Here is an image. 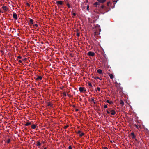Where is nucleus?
Listing matches in <instances>:
<instances>
[{
    "label": "nucleus",
    "instance_id": "nucleus-1",
    "mask_svg": "<svg viewBox=\"0 0 149 149\" xmlns=\"http://www.w3.org/2000/svg\"><path fill=\"white\" fill-rule=\"evenodd\" d=\"M99 6H98L99 10L102 14H104L106 12H107V11H106L107 8L105 7L104 5H102L100 7H99Z\"/></svg>",
    "mask_w": 149,
    "mask_h": 149
},
{
    "label": "nucleus",
    "instance_id": "nucleus-2",
    "mask_svg": "<svg viewBox=\"0 0 149 149\" xmlns=\"http://www.w3.org/2000/svg\"><path fill=\"white\" fill-rule=\"evenodd\" d=\"M97 1L98 2H96L95 3H94L93 4L94 6L97 8L98 7V6L99 5V3H103L106 1V0H97Z\"/></svg>",
    "mask_w": 149,
    "mask_h": 149
},
{
    "label": "nucleus",
    "instance_id": "nucleus-3",
    "mask_svg": "<svg viewBox=\"0 0 149 149\" xmlns=\"http://www.w3.org/2000/svg\"><path fill=\"white\" fill-rule=\"evenodd\" d=\"M79 90L81 92H83V91L85 92L86 90L84 87H80L79 88Z\"/></svg>",
    "mask_w": 149,
    "mask_h": 149
},
{
    "label": "nucleus",
    "instance_id": "nucleus-4",
    "mask_svg": "<svg viewBox=\"0 0 149 149\" xmlns=\"http://www.w3.org/2000/svg\"><path fill=\"white\" fill-rule=\"evenodd\" d=\"M88 54L89 56L93 57L94 56L95 54L93 52L91 51H89L88 53Z\"/></svg>",
    "mask_w": 149,
    "mask_h": 149
},
{
    "label": "nucleus",
    "instance_id": "nucleus-5",
    "mask_svg": "<svg viewBox=\"0 0 149 149\" xmlns=\"http://www.w3.org/2000/svg\"><path fill=\"white\" fill-rule=\"evenodd\" d=\"M56 3L58 6H59V5H62L63 3V1H57Z\"/></svg>",
    "mask_w": 149,
    "mask_h": 149
},
{
    "label": "nucleus",
    "instance_id": "nucleus-6",
    "mask_svg": "<svg viewBox=\"0 0 149 149\" xmlns=\"http://www.w3.org/2000/svg\"><path fill=\"white\" fill-rule=\"evenodd\" d=\"M13 18L16 20L17 19V14L15 12L13 13Z\"/></svg>",
    "mask_w": 149,
    "mask_h": 149
},
{
    "label": "nucleus",
    "instance_id": "nucleus-7",
    "mask_svg": "<svg viewBox=\"0 0 149 149\" xmlns=\"http://www.w3.org/2000/svg\"><path fill=\"white\" fill-rule=\"evenodd\" d=\"M35 79L37 81H38L39 80H41L42 79V77L41 76H38L36 78H35Z\"/></svg>",
    "mask_w": 149,
    "mask_h": 149
},
{
    "label": "nucleus",
    "instance_id": "nucleus-8",
    "mask_svg": "<svg viewBox=\"0 0 149 149\" xmlns=\"http://www.w3.org/2000/svg\"><path fill=\"white\" fill-rule=\"evenodd\" d=\"M110 112H111V114L112 115H114L116 114V112L114 110H110Z\"/></svg>",
    "mask_w": 149,
    "mask_h": 149
},
{
    "label": "nucleus",
    "instance_id": "nucleus-9",
    "mask_svg": "<svg viewBox=\"0 0 149 149\" xmlns=\"http://www.w3.org/2000/svg\"><path fill=\"white\" fill-rule=\"evenodd\" d=\"M31 123L30 122H26L25 124H24L25 126H27L29 125H31Z\"/></svg>",
    "mask_w": 149,
    "mask_h": 149
},
{
    "label": "nucleus",
    "instance_id": "nucleus-10",
    "mask_svg": "<svg viewBox=\"0 0 149 149\" xmlns=\"http://www.w3.org/2000/svg\"><path fill=\"white\" fill-rule=\"evenodd\" d=\"M2 8H3V10L5 11H7L8 10V9L7 8V7L6 6H3L2 7Z\"/></svg>",
    "mask_w": 149,
    "mask_h": 149
},
{
    "label": "nucleus",
    "instance_id": "nucleus-11",
    "mask_svg": "<svg viewBox=\"0 0 149 149\" xmlns=\"http://www.w3.org/2000/svg\"><path fill=\"white\" fill-rule=\"evenodd\" d=\"M97 72L99 74H101L102 72V71L101 70V69H98L97 70Z\"/></svg>",
    "mask_w": 149,
    "mask_h": 149
},
{
    "label": "nucleus",
    "instance_id": "nucleus-12",
    "mask_svg": "<svg viewBox=\"0 0 149 149\" xmlns=\"http://www.w3.org/2000/svg\"><path fill=\"white\" fill-rule=\"evenodd\" d=\"M109 75L111 79H113L114 78V76L113 74H109Z\"/></svg>",
    "mask_w": 149,
    "mask_h": 149
},
{
    "label": "nucleus",
    "instance_id": "nucleus-13",
    "mask_svg": "<svg viewBox=\"0 0 149 149\" xmlns=\"http://www.w3.org/2000/svg\"><path fill=\"white\" fill-rule=\"evenodd\" d=\"M120 104L122 106H123L124 105V102L122 100H120Z\"/></svg>",
    "mask_w": 149,
    "mask_h": 149
},
{
    "label": "nucleus",
    "instance_id": "nucleus-14",
    "mask_svg": "<svg viewBox=\"0 0 149 149\" xmlns=\"http://www.w3.org/2000/svg\"><path fill=\"white\" fill-rule=\"evenodd\" d=\"M29 22L30 24H33V20L31 19H30L29 20Z\"/></svg>",
    "mask_w": 149,
    "mask_h": 149
},
{
    "label": "nucleus",
    "instance_id": "nucleus-15",
    "mask_svg": "<svg viewBox=\"0 0 149 149\" xmlns=\"http://www.w3.org/2000/svg\"><path fill=\"white\" fill-rule=\"evenodd\" d=\"M106 102L110 104H112L113 103V102L112 101H110L109 100H107L106 101Z\"/></svg>",
    "mask_w": 149,
    "mask_h": 149
},
{
    "label": "nucleus",
    "instance_id": "nucleus-16",
    "mask_svg": "<svg viewBox=\"0 0 149 149\" xmlns=\"http://www.w3.org/2000/svg\"><path fill=\"white\" fill-rule=\"evenodd\" d=\"M36 127V125L34 124L32 125L31 126V127L33 129H35Z\"/></svg>",
    "mask_w": 149,
    "mask_h": 149
},
{
    "label": "nucleus",
    "instance_id": "nucleus-17",
    "mask_svg": "<svg viewBox=\"0 0 149 149\" xmlns=\"http://www.w3.org/2000/svg\"><path fill=\"white\" fill-rule=\"evenodd\" d=\"M110 109H107V113L109 114H110Z\"/></svg>",
    "mask_w": 149,
    "mask_h": 149
},
{
    "label": "nucleus",
    "instance_id": "nucleus-18",
    "mask_svg": "<svg viewBox=\"0 0 149 149\" xmlns=\"http://www.w3.org/2000/svg\"><path fill=\"white\" fill-rule=\"evenodd\" d=\"M79 136L82 137L84 135V133L83 132L79 134Z\"/></svg>",
    "mask_w": 149,
    "mask_h": 149
},
{
    "label": "nucleus",
    "instance_id": "nucleus-19",
    "mask_svg": "<svg viewBox=\"0 0 149 149\" xmlns=\"http://www.w3.org/2000/svg\"><path fill=\"white\" fill-rule=\"evenodd\" d=\"M78 30H77V36L78 37H79V36H80V33L78 32Z\"/></svg>",
    "mask_w": 149,
    "mask_h": 149
},
{
    "label": "nucleus",
    "instance_id": "nucleus-20",
    "mask_svg": "<svg viewBox=\"0 0 149 149\" xmlns=\"http://www.w3.org/2000/svg\"><path fill=\"white\" fill-rule=\"evenodd\" d=\"M66 4L68 8H71V6H70L69 4L68 3H67Z\"/></svg>",
    "mask_w": 149,
    "mask_h": 149
},
{
    "label": "nucleus",
    "instance_id": "nucleus-21",
    "mask_svg": "<svg viewBox=\"0 0 149 149\" xmlns=\"http://www.w3.org/2000/svg\"><path fill=\"white\" fill-rule=\"evenodd\" d=\"M10 141V139H8L7 140V143H9Z\"/></svg>",
    "mask_w": 149,
    "mask_h": 149
},
{
    "label": "nucleus",
    "instance_id": "nucleus-22",
    "mask_svg": "<svg viewBox=\"0 0 149 149\" xmlns=\"http://www.w3.org/2000/svg\"><path fill=\"white\" fill-rule=\"evenodd\" d=\"M38 26V25L36 24H35L34 25H33V27L34 28H35V27H37Z\"/></svg>",
    "mask_w": 149,
    "mask_h": 149
},
{
    "label": "nucleus",
    "instance_id": "nucleus-23",
    "mask_svg": "<svg viewBox=\"0 0 149 149\" xmlns=\"http://www.w3.org/2000/svg\"><path fill=\"white\" fill-rule=\"evenodd\" d=\"M41 143H40V142L39 141H38L37 142V146H40L41 145Z\"/></svg>",
    "mask_w": 149,
    "mask_h": 149
},
{
    "label": "nucleus",
    "instance_id": "nucleus-24",
    "mask_svg": "<svg viewBox=\"0 0 149 149\" xmlns=\"http://www.w3.org/2000/svg\"><path fill=\"white\" fill-rule=\"evenodd\" d=\"M134 126L136 127V128H137V129H138V125H136V124H134Z\"/></svg>",
    "mask_w": 149,
    "mask_h": 149
},
{
    "label": "nucleus",
    "instance_id": "nucleus-25",
    "mask_svg": "<svg viewBox=\"0 0 149 149\" xmlns=\"http://www.w3.org/2000/svg\"><path fill=\"white\" fill-rule=\"evenodd\" d=\"M47 106H51V104L50 102H48L47 103Z\"/></svg>",
    "mask_w": 149,
    "mask_h": 149
},
{
    "label": "nucleus",
    "instance_id": "nucleus-26",
    "mask_svg": "<svg viewBox=\"0 0 149 149\" xmlns=\"http://www.w3.org/2000/svg\"><path fill=\"white\" fill-rule=\"evenodd\" d=\"M63 96H65V97L66 96V94L65 92H63Z\"/></svg>",
    "mask_w": 149,
    "mask_h": 149
},
{
    "label": "nucleus",
    "instance_id": "nucleus-27",
    "mask_svg": "<svg viewBox=\"0 0 149 149\" xmlns=\"http://www.w3.org/2000/svg\"><path fill=\"white\" fill-rule=\"evenodd\" d=\"M136 137V136L134 135L132 136V139H134Z\"/></svg>",
    "mask_w": 149,
    "mask_h": 149
},
{
    "label": "nucleus",
    "instance_id": "nucleus-28",
    "mask_svg": "<svg viewBox=\"0 0 149 149\" xmlns=\"http://www.w3.org/2000/svg\"><path fill=\"white\" fill-rule=\"evenodd\" d=\"M88 85L89 86H90L91 87H92V84H91L90 83H89L88 84Z\"/></svg>",
    "mask_w": 149,
    "mask_h": 149
},
{
    "label": "nucleus",
    "instance_id": "nucleus-29",
    "mask_svg": "<svg viewBox=\"0 0 149 149\" xmlns=\"http://www.w3.org/2000/svg\"><path fill=\"white\" fill-rule=\"evenodd\" d=\"M68 127V125H67L64 127V128L66 129Z\"/></svg>",
    "mask_w": 149,
    "mask_h": 149
},
{
    "label": "nucleus",
    "instance_id": "nucleus-30",
    "mask_svg": "<svg viewBox=\"0 0 149 149\" xmlns=\"http://www.w3.org/2000/svg\"><path fill=\"white\" fill-rule=\"evenodd\" d=\"M104 107L105 109L107 108V104L105 105H104Z\"/></svg>",
    "mask_w": 149,
    "mask_h": 149
},
{
    "label": "nucleus",
    "instance_id": "nucleus-31",
    "mask_svg": "<svg viewBox=\"0 0 149 149\" xmlns=\"http://www.w3.org/2000/svg\"><path fill=\"white\" fill-rule=\"evenodd\" d=\"M94 79H100V78L99 77H94Z\"/></svg>",
    "mask_w": 149,
    "mask_h": 149
},
{
    "label": "nucleus",
    "instance_id": "nucleus-32",
    "mask_svg": "<svg viewBox=\"0 0 149 149\" xmlns=\"http://www.w3.org/2000/svg\"><path fill=\"white\" fill-rule=\"evenodd\" d=\"M68 148H69V149H72V147H71V146H70V145L69 146Z\"/></svg>",
    "mask_w": 149,
    "mask_h": 149
},
{
    "label": "nucleus",
    "instance_id": "nucleus-33",
    "mask_svg": "<svg viewBox=\"0 0 149 149\" xmlns=\"http://www.w3.org/2000/svg\"><path fill=\"white\" fill-rule=\"evenodd\" d=\"M17 58L19 59H21L22 58V57L20 56H18L17 57Z\"/></svg>",
    "mask_w": 149,
    "mask_h": 149
},
{
    "label": "nucleus",
    "instance_id": "nucleus-34",
    "mask_svg": "<svg viewBox=\"0 0 149 149\" xmlns=\"http://www.w3.org/2000/svg\"><path fill=\"white\" fill-rule=\"evenodd\" d=\"M131 135L132 136H133L134 135V132H132L131 133Z\"/></svg>",
    "mask_w": 149,
    "mask_h": 149
},
{
    "label": "nucleus",
    "instance_id": "nucleus-35",
    "mask_svg": "<svg viewBox=\"0 0 149 149\" xmlns=\"http://www.w3.org/2000/svg\"><path fill=\"white\" fill-rule=\"evenodd\" d=\"M72 15L73 16H75L76 15V13H73Z\"/></svg>",
    "mask_w": 149,
    "mask_h": 149
},
{
    "label": "nucleus",
    "instance_id": "nucleus-36",
    "mask_svg": "<svg viewBox=\"0 0 149 149\" xmlns=\"http://www.w3.org/2000/svg\"><path fill=\"white\" fill-rule=\"evenodd\" d=\"M110 3V2H107V5L108 6L109 5V4Z\"/></svg>",
    "mask_w": 149,
    "mask_h": 149
},
{
    "label": "nucleus",
    "instance_id": "nucleus-37",
    "mask_svg": "<svg viewBox=\"0 0 149 149\" xmlns=\"http://www.w3.org/2000/svg\"><path fill=\"white\" fill-rule=\"evenodd\" d=\"M81 133V132L80 130H79L77 132V133H78V134H79L80 133Z\"/></svg>",
    "mask_w": 149,
    "mask_h": 149
},
{
    "label": "nucleus",
    "instance_id": "nucleus-38",
    "mask_svg": "<svg viewBox=\"0 0 149 149\" xmlns=\"http://www.w3.org/2000/svg\"><path fill=\"white\" fill-rule=\"evenodd\" d=\"M65 0V2L66 3H68V0Z\"/></svg>",
    "mask_w": 149,
    "mask_h": 149
},
{
    "label": "nucleus",
    "instance_id": "nucleus-39",
    "mask_svg": "<svg viewBox=\"0 0 149 149\" xmlns=\"http://www.w3.org/2000/svg\"><path fill=\"white\" fill-rule=\"evenodd\" d=\"M97 89L98 91H100V89L99 87H97Z\"/></svg>",
    "mask_w": 149,
    "mask_h": 149
},
{
    "label": "nucleus",
    "instance_id": "nucleus-40",
    "mask_svg": "<svg viewBox=\"0 0 149 149\" xmlns=\"http://www.w3.org/2000/svg\"><path fill=\"white\" fill-rule=\"evenodd\" d=\"M18 62H19V63H22V61L21 60H19L18 61Z\"/></svg>",
    "mask_w": 149,
    "mask_h": 149
},
{
    "label": "nucleus",
    "instance_id": "nucleus-41",
    "mask_svg": "<svg viewBox=\"0 0 149 149\" xmlns=\"http://www.w3.org/2000/svg\"><path fill=\"white\" fill-rule=\"evenodd\" d=\"M103 149H108V148L107 147H105L103 148Z\"/></svg>",
    "mask_w": 149,
    "mask_h": 149
},
{
    "label": "nucleus",
    "instance_id": "nucleus-42",
    "mask_svg": "<svg viewBox=\"0 0 149 149\" xmlns=\"http://www.w3.org/2000/svg\"><path fill=\"white\" fill-rule=\"evenodd\" d=\"M94 101V100L93 99H91V102H93Z\"/></svg>",
    "mask_w": 149,
    "mask_h": 149
},
{
    "label": "nucleus",
    "instance_id": "nucleus-43",
    "mask_svg": "<svg viewBox=\"0 0 149 149\" xmlns=\"http://www.w3.org/2000/svg\"><path fill=\"white\" fill-rule=\"evenodd\" d=\"M79 111V109H75V111Z\"/></svg>",
    "mask_w": 149,
    "mask_h": 149
},
{
    "label": "nucleus",
    "instance_id": "nucleus-44",
    "mask_svg": "<svg viewBox=\"0 0 149 149\" xmlns=\"http://www.w3.org/2000/svg\"><path fill=\"white\" fill-rule=\"evenodd\" d=\"M27 5L28 6H30V4H29V3H27Z\"/></svg>",
    "mask_w": 149,
    "mask_h": 149
},
{
    "label": "nucleus",
    "instance_id": "nucleus-45",
    "mask_svg": "<svg viewBox=\"0 0 149 149\" xmlns=\"http://www.w3.org/2000/svg\"><path fill=\"white\" fill-rule=\"evenodd\" d=\"M27 59L26 58H25L24 59H22V60L23 61H25Z\"/></svg>",
    "mask_w": 149,
    "mask_h": 149
},
{
    "label": "nucleus",
    "instance_id": "nucleus-46",
    "mask_svg": "<svg viewBox=\"0 0 149 149\" xmlns=\"http://www.w3.org/2000/svg\"><path fill=\"white\" fill-rule=\"evenodd\" d=\"M89 6H88L87 7V10H89Z\"/></svg>",
    "mask_w": 149,
    "mask_h": 149
},
{
    "label": "nucleus",
    "instance_id": "nucleus-47",
    "mask_svg": "<svg viewBox=\"0 0 149 149\" xmlns=\"http://www.w3.org/2000/svg\"><path fill=\"white\" fill-rule=\"evenodd\" d=\"M63 87H64L63 86L62 87L60 88V89H62L63 88Z\"/></svg>",
    "mask_w": 149,
    "mask_h": 149
},
{
    "label": "nucleus",
    "instance_id": "nucleus-48",
    "mask_svg": "<svg viewBox=\"0 0 149 149\" xmlns=\"http://www.w3.org/2000/svg\"><path fill=\"white\" fill-rule=\"evenodd\" d=\"M135 139V141H137V139H136V138H135V139Z\"/></svg>",
    "mask_w": 149,
    "mask_h": 149
},
{
    "label": "nucleus",
    "instance_id": "nucleus-49",
    "mask_svg": "<svg viewBox=\"0 0 149 149\" xmlns=\"http://www.w3.org/2000/svg\"><path fill=\"white\" fill-rule=\"evenodd\" d=\"M97 35V34L96 33V32H95V35Z\"/></svg>",
    "mask_w": 149,
    "mask_h": 149
},
{
    "label": "nucleus",
    "instance_id": "nucleus-50",
    "mask_svg": "<svg viewBox=\"0 0 149 149\" xmlns=\"http://www.w3.org/2000/svg\"><path fill=\"white\" fill-rule=\"evenodd\" d=\"M76 107V106H75V105H73V107Z\"/></svg>",
    "mask_w": 149,
    "mask_h": 149
},
{
    "label": "nucleus",
    "instance_id": "nucleus-51",
    "mask_svg": "<svg viewBox=\"0 0 149 149\" xmlns=\"http://www.w3.org/2000/svg\"><path fill=\"white\" fill-rule=\"evenodd\" d=\"M93 103H94V104H95V102L94 101H93Z\"/></svg>",
    "mask_w": 149,
    "mask_h": 149
},
{
    "label": "nucleus",
    "instance_id": "nucleus-52",
    "mask_svg": "<svg viewBox=\"0 0 149 149\" xmlns=\"http://www.w3.org/2000/svg\"><path fill=\"white\" fill-rule=\"evenodd\" d=\"M44 149H47V148H44Z\"/></svg>",
    "mask_w": 149,
    "mask_h": 149
},
{
    "label": "nucleus",
    "instance_id": "nucleus-53",
    "mask_svg": "<svg viewBox=\"0 0 149 149\" xmlns=\"http://www.w3.org/2000/svg\"><path fill=\"white\" fill-rule=\"evenodd\" d=\"M1 13V10L0 9V13Z\"/></svg>",
    "mask_w": 149,
    "mask_h": 149
},
{
    "label": "nucleus",
    "instance_id": "nucleus-54",
    "mask_svg": "<svg viewBox=\"0 0 149 149\" xmlns=\"http://www.w3.org/2000/svg\"><path fill=\"white\" fill-rule=\"evenodd\" d=\"M100 80H102V79H99Z\"/></svg>",
    "mask_w": 149,
    "mask_h": 149
},
{
    "label": "nucleus",
    "instance_id": "nucleus-55",
    "mask_svg": "<svg viewBox=\"0 0 149 149\" xmlns=\"http://www.w3.org/2000/svg\"><path fill=\"white\" fill-rule=\"evenodd\" d=\"M88 149H90L89 148H88Z\"/></svg>",
    "mask_w": 149,
    "mask_h": 149
}]
</instances>
